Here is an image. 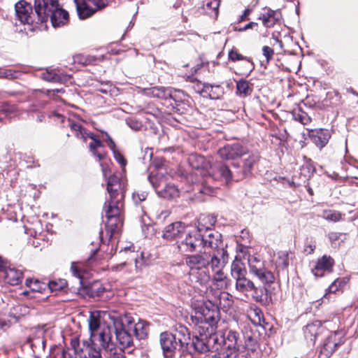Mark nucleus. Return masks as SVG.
Masks as SVG:
<instances>
[{
    "instance_id": "obj_51",
    "label": "nucleus",
    "mask_w": 358,
    "mask_h": 358,
    "mask_svg": "<svg viewBox=\"0 0 358 358\" xmlns=\"http://www.w3.org/2000/svg\"><path fill=\"white\" fill-rule=\"evenodd\" d=\"M220 6V0H210L206 3V7L208 8L212 9L215 12V14L217 13V9Z\"/></svg>"
},
{
    "instance_id": "obj_14",
    "label": "nucleus",
    "mask_w": 358,
    "mask_h": 358,
    "mask_svg": "<svg viewBox=\"0 0 358 358\" xmlns=\"http://www.w3.org/2000/svg\"><path fill=\"white\" fill-rule=\"evenodd\" d=\"M200 220L201 218L196 229L189 231L185 241L178 244V248L180 252H192L202 248L203 240V236L201 234L202 228L201 227Z\"/></svg>"
},
{
    "instance_id": "obj_1",
    "label": "nucleus",
    "mask_w": 358,
    "mask_h": 358,
    "mask_svg": "<svg viewBox=\"0 0 358 358\" xmlns=\"http://www.w3.org/2000/svg\"><path fill=\"white\" fill-rule=\"evenodd\" d=\"M190 318L199 334L193 341L195 349L201 352L211 351L222 355L224 334L216 331L220 320L217 307L213 304L198 306Z\"/></svg>"
},
{
    "instance_id": "obj_11",
    "label": "nucleus",
    "mask_w": 358,
    "mask_h": 358,
    "mask_svg": "<svg viewBox=\"0 0 358 358\" xmlns=\"http://www.w3.org/2000/svg\"><path fill=\"white\" fill-rule=\"evenodd\" d=\"M68 122L71 131L78 138L81 139L83 141H86L87 138L89 137L93 141V142L90 143L89 145L90 151L93 155L99 160L104 159L105 153L103 152L98 151L99 148L103 147L102 143L97 139L92 133L87 132L80 123L75 122L70 119L68 120Z\"/></svg>"
},
{
    "instance_id": "obj_61",
    "label": "nucleus",
    "mask_w": 358,
    "mask_h": 358,
    "mask_svg": "<svg viewBox=\"0 0 358 358\" xmlns=\"http://www.w3.org/2000/svg\"><path fill=\"white\" fill-rule=\"evenodd\" d=\"M103 175L106 176L107 173L109 171V169L107 166H106L103 163L101 164Z\"/></svg>"
},
{
    "instance_id": "obj_19",
    "label": "nucleus",
    "mask_w": 358,
    "mask_h": 358,
    "mask_svg": "<svg viewBox=\"0 0 358 358\" xmlns=\"http://www.w3.org/2000/svg\"><path fill=\"white\" fill-rule=\"evenodd\" d=\"M237 334L229 331L227 337H224L223 343V352L222 355L227 358H236L237 354Z\"/></svg>"
},
{
    "instance_id": "obj_57",
    "label": "nucleus",
    "mask_w": 358,
    "mask_h": 358,
    "mask_svg": "<svg viewBox=\"0 0 358 358\" xmlns=\"http://www.w3.org/2000/svg\"><path fill=\"white\" fill-rule=\"evenodd\" d=\"M71 271L73 275L76 278H77L78 279H80L81 277H80V272H79V271H78V268H77V266H76L75 263H73L71 264Z\"/></svg>"
},
{
    "instance_id": "obj_47",
    "label": "nucleus",
    "mask_w": 358,
    "mask_h": 358,
    "mask_svg": "<svg viewBox=\"0 0 358 358\" xmlns=\"http://www.w3.org/2000/svg\"><path fill=\"white\" fill-rule=\"evenodd\" d=\"M148 261L144 257V253L141 252L140 259L135 257V266L136 269H138L142 265H148Z\"/></svg>"
},
{
    "instance_id": "obj_26",
    "label": "nucleus",
    "mask_w": 358,
    "mask_h": 358,
    "mask_svg": "<svg viewBox=\"0 0 358 358\" xmlns=\"http://www.w3.org/2000/svg\"><path fill=\"white\" fill-rule=\"evenodd\" d=\"M201 93L203 96H208L212 99H220L224 94L222 87L220 85H212L208 83H203Z\"/></svg>"
},
{
    "instance_id": "obj_4",
    "label": "nucleus",
    "mask_w": 358,
    "mask_h": 358,
    "mask_svg": "<svg viewBox=\"0 0 358 358\" xmlns=\"http://www.w3.org/2000/svg\"><path fill=\"white\" fill-rule=\"evenodd\" d=\"M104 313H109L98 311L91 313L88 319L90 338L92 341H98L102 348H111L112 336L110 325L112 322L108 317L103 318Z\"/></svg>"
},
{
    "instance_id": "obj_9",
    "label": "nucleus",
    "mask_w": 358,
    "mask_h": 358,
    "mask_svg": "<svg viewBox=\"0 0 358 358\" xmlns=\"http://www.w3.org/2000/svg\"><path fill=\"white\" fill-rule=\"evenodd\" d=\"M125 181L117 174L110 176L107 181L109 199L104 206H121L124 208Z\"/></svg>"
},
{
    "instance_id": "obj_50",
    "label": "nucleus",
    "mask_w": 358,
    "mask_h": 358,
    "mask_svg": "<svg viewBox=\"0 0 358 358\" xmlns=\"http://www.w3.org/2000/svg\"><path fill=\"white\" fill-rule=\"evenodd\" d=\"M277 264L278 266H281L284 268L287 267L288 265L287 255L285 253L280 254Z\"/></svg>"
},
{
    "instance_id": "obj_44",
    "label": "nucleus",
    "mask_w": 358,
    "mask_h": 358,
    "mask_svg": "<svg viewBox=\"0 0 358 358\" xmlns=\"http://www.w3.org/2000/svg\"><path fill=\"white\" fill-rule=\"evenodd\" d=\"M127 122L128 126L135 131L140 130L142 127L141 122L136 119L130 118L127 120Z\"/></svg>"
},
{
    "instance_id": "obj_12",
    "label": "nucleus",
    "mask_w": 358,
    "mask_h": 358,
    "mask_svg": "<svg viewBox=\"0 0 358 358\" xmlns=\"http://www.w3.org/2000/svg\"><path fill=\"white\" fill-rule=\"evenodd\" d=\"M97 343L98 341H92V338L83 341L81 343L73 340L71 346L78 358H101V351Z\"/></svg>"
},
{
    "instance_id": "obj_53",
    "label": "nucleus",
    "mask_w": 358,
    "mask_h": 358,
    "mask_svg": "<svg viewBox=\"0 0 358 358\" xmlns=\"http://www.w3.org/2000/svg\"><path fill=\"white\" fill-rule=\"evenodd\" d=\"M114 157H115V159L119 162V164L122 166H124L126 165V161L122 155L114 151Z\"/></svg>"
},
{
    "instance_id": "obj_15",
    "label": "nucleus",
    "mask_w": 358,
    "mask_h": 358,
    "mask_svg": "<svg viewBox=\"0 0 358 358\" xmlns=\"http://www.w3.org/2000/svg\"><path fill=\"white\" fill-rule=\"evenodd\" d=\"M17 19L24 24H31L34 22L37 14L33 13L31 4L24 1H20L15 4Z\"/></svg>"
},
{
    "instance_id": "obj_43",
    "label": "nucleus",
    "mask_w": 358,
    "mask_h": 358,
    "mask_svg": "<svg viewBox=\"0 0 358 358\" xmlns=\"http://www.w3.org/2000/svg\"><path fill=\"white\" fill-rule=\"evenodd\" d=\"M231 296L227 292H222L219 296V306L222 308H228L231 306Z\"/></svg>"
},
{
    "instance_id": "obj_10",
    "label": "nucleus",
    "mask_w": 358,
    "mask_h": 358,
    "mask_svg": "<svg viewBox=\"0 0 358 358\" xmlns=\"http://www.w3.org/2000/svg\"><path fill=\"white\" fill-rule=\"evenodd\" d=\"M164 173V169L159 168L155 173L152 172L148 176V180L159 196L166 199L178 197L179 196V189L174 185L166 183L163 188H161V183H157V179L158 178H160L162 182H166L167 178Z\"/></svg>"
},
{
    "instance_id": "obj_56",
    "label": "nucleus",
    "mask_w": 358,
    "mask_h": 358,
    "mask_svg": "<svg viewBox=\"0 0 358 358\" xmlns=\"http://www.w3.org/2000/svg\"><path fill=\"white\" fill-rule=\"evenodd\" d=\"M74 354H76L73 352V354L71 353V350L69 349L63 350L62 354V358H77L74 357Z\"/></svg>"
},
{
    "instance_id": "obj_17",
    "label": "nucleus",
    "mask_w": 358,
    "mask_h": 358,
    "mask_svg": "<svg viewBox=\"0 0 358 358\" xmlns=\"http://www.w3.org/2000/svg\"><path fill=\"white\" fill-rule=\"evenodd\" d=\"M334 264V261L330 256L324 255L314 263L312 273L315 277H322L331 271Z\"/></svg>"
},
{
    "instance_id": "obj_38",
    "label": "nucleus",
    "mask_w": 358,
    "mask_h": 358,
    "mask_svg": "<svg viewBox=\"0 0 358 358\" xmlns=\"http://www.w3.org/2000/svg\"><path fill=\"white\" fill-rule=\"evenodd\" d=\"M347 282L348 280L346 278H337L330 285L327 292L324 296L326 297L329 293H336L337 291L342 289Z\"/></svg>"
},
{
    "instance_id": "obj_64",
    "label": "nucleus",
    "mask_w": 358,
    "mask_h": 358,
    "mask_svg": "<svg viewBox=\"0 0 358 358\" xmlns=\"http://www.w3.org/2000/svg\"><path fill=\"white\" fill-rule=\"evenodd\" d=\"M5 269L6 268H5L3 262L1 259V258H0V271H3L4 273Z\"/></svg>"
},
{
    "instance_id": "obj_30",
    "label": "nucleus",
    "mask_w": 358,
    "mask_h": 358,
    "mask_svg": "<svg viewBox=\"0 0 358 358\" xmlns=\"http://www.w3.org/2000/svg\"><path fill=\"white\" fill-rule=\"evenodd\" d=\"M134 322L133 321L131 331L134 332L138 339L141 340L145 338L148 333V325L143 320H139L135 324H134Z\"/></svg>"
},
{
    "instance_id": "obj_39",
    "label": "nucleus",
    "mask_w": 358,
    "mask_h": 358,
    "mask_svg": "<svg viewBox=\"0 0 358 358\" xmlns=\"http://www.w3.org/2000/svg\"><path fill=\"white\" fill-rule=\"evenodd\" d=\"M236 90L237 93L243 96H247L250 94L251 92L248 82L245 80H241L237 82Z\"/></svg>"
},
{
    "instance_id": "obj_55",
    "label": "nucleus",
    "mask_w": 358,
    "mask_h": 358,
    "mask_svg": "<svg viewBox=\"0 0 358 358\" xmlns=\"http://www.w3.org/2000/svg\"><path fill=\"white\" fill-rule=\"evenodd\" d=\"M93 3L97 8H103L107 4V0H93Z\"/></svg>"
},
{
    "instance_id": "obj_36",
    "label": "nucleus",
    "mask_w": 358,
    "mask_h": 358,
    "mask_svg": "<svg viewBox=\"0 0 358 358\" xmlns=\"http://www.w3.org/2000/svg\"><path fill=\"white\" fill-rule=\"evenodd\" d=\"M324 220L331 222H338L341 219V213L334 210H324L320 215Z\"/></svg>"
},
{
    "instance_id": "obj_63",
    "label": "nucleus",
    "mask_w": 358,
    "mask_h": 358,
    "mask_svg": "<svg viewBox=\"0 0 358 358\" xmlns=\"http://www.w3.org/2000/svg\"><path fill=\"white\" fill-rule=\"evenodd\" d=\"M249 13H250V10L246 9V10L244 11L243 14L241 16V17H240V20H241V21L245 19V17H246Z\"/></svg>"
},
{
    "instance_id": "obj_33",
    "label": "nucleus",
    "mask_w": 358,
    "mask_h": 358,
    "mask_svg": "<svg viewBox=\"0 0 358 358\" xmlns=\"http://www.w3.org/2000/svg\"><path fill=\"white\" fill-rule=\"evenodd\" d=\"M292 116L294 120L299 121L303 125L309 124L311 121V119L308 114L300 108L294 110L292 112Z\"/></svg>"
},
{
    "instance_id": "obj_25",
    "label": "nucleus",
    "mask_w": 358,
    "mask_h": 358,
    "mask_svg": "<svg viewBox=\"0 0 358 358\" xmlns=\"http://www.w3.org/2000/svg\"><path fill=\"white\" fill-rule=\"evenodd\" d=\"M310 137L317 147L322 148L327 144L331 135L328 130L320 129L313 132Z\"/></svg>"
},
{
    "instance_id": "obj_13",
    "label": "nucleus",
    "mask_w": 358,
    "mask_h": 358,
    "mask_svg": "<svg viewBox=\"0 0 358 358\" xmlns=\"http://www.w3.org/2000/svg\"><path fill=\"white\" fill-rule=\"evenodd\" d=\"M248 266L251 274L257 277L263 284H271L275 280L273 273L266 269L263 260L256 256H250Z\"/></svg>"
},
{
    "instance_id": "obj_42",
    "label": "nucleus",
    "mask_w": 358,
    "mask_h": 358,
    "mask_svg": "<svg viewBox=\"0 0 358 358\" xmlns=\"http://www.w3.org/2000/svg\"><path fill=\"white\" fill-rule=\"evenodd\" d=\"M229 58L232 61H238L246 59L250 63V69H253V63L248 59L246 57H243L242 55L238 53V50L236 48L231 49V50L229 53Z\"/></svg>"
},
{
    "instance_id": "obj_60",
    "label": "nucleus",
    "mask_w": 358,
    "mask_h": 358,
    "mask_svg": "<svg viewBox=\"0 0 358 358\" xmlns=\"http://www.w3.org/2000/svg\"><path fill=\"white\" fill-rule=\"evenodd\" d=\"M107 135V137H108V146L110 147V148L111 150H113V152L115 151L114 150V148H115V143L114 141L112 140V138L108 135Z\"/></svg>"
},
{
    "instance_id": "obj_49",
    "label": "nucleus",
    "mask_w": 358,
    "mask_h": 358,
    "mask_svg": "<svg viewBox=\"0 0 358 358\" xmlns=\"http://www.w3.org/2000/svg\"><path fill=\"white\" fill-rule=\"evenodd\" d=\"M262 52L264 56L266 57V62L268 63L269 60L272 58L274 52L271 48L266 45L263 47Z\"/></svg>"
},
{
    "instance_id": "obj_48",
    "label": "nucleus",
    "mask_w": 358,
    "mask_h": 358,
    "mask_svg": "<svg viewBox=\"0 0 358 358\" xmlns=\"http://www.w3.org/2000/svg\"><path fill=\"white\" fill-rule=\"evenodd\" d=\"M43 78L51 82H57L59 80V76L58 75L50 72L43 73Z\"/></svg>"
},
{
    "instance_id": "obj_21",
    "label": "nucleus",
    "mask_w": 358,
    "mask_h": 358,
    "mask_svg": "<svg viewBox=\"0 0 358 358\" xmlns=\"http://www.w3.org/2000/svg\"><path fill=\"white\" fill-rule=\"evenodd\" d=\"M203 247H208L213 250H217L222 248L223 243L222 241V235L218 231H213L207 229V235L203 236Z\"/></svg>"
},
{
    "instance_id": "obj_41",
    "label": "nucleus",
    "mask_w": 358,
    "mask_h": 358,
    "mask_svg": "<svg viewBox=\"0 0 358 358\" xmlns=\"http://www.w3.org/2000/svg\"><path fill=\"white\" fill-rule=\"evenodd\" d=\"M210 259V264L211 269L213 273L222 270L224 266V262H221L220 259L215 255L208 256Z\"/></svg>"
},
{
    "instance_id": "obj_37",
    "label": "nucleus",
    "mask_w": 358,
    "mask_h": 358,
    "mask_svg": "<svg viewBox=\"0 0 358 358\" xmlns=\"http://www.w3.org/2000/svg\"><path fill=\"white\" fill-rule=\"evenodd\" d=\"M25 284L31 292H42L46 287L45 284L41 282L38 280L27 279Z\"/></svg>"
},
{
    "instance_id": "obj_32",
    "label": "nucleus",
    "mask_w": 358,
    "mask_h": 358,
    "mask_svg": "<svg viewBox=\"0 0 358 358\" xmlns=\"http://www.w3.org/2000/svg\"><path fill=\"white\" fill-rule=\"evenodd\" d=\"M111 348H103L105 352L107 353L106 355V358H126L123 350L124 349H120L115 347V344L113 342L110 338Z\"/></svg>"
},
{
    "instance_id": "obj_28",
    "label": "nucleus",
    "mask_w": 358,
    "mask_h": 358,
    "mask_svg": "<svg viewBox=\"0 0 358 358\" xmlns=\"http://www.w3.org/2000/svg\"><path fill=\"white\" fill-rule=\"evenodd\" d=\"M259 19L262 20L265 27H271L280 19V14L278 12L271 9H265L264 13L261 14Z\"/></svg>"
},
{
    "instance_id": "obj_40",
    "label": "nucleus",
    "mask_w": 358,
    "mask_h": 358,
    "mask_svg": "<svg viewBox=\"0 0 358 358\" xmlns=\"http://www.w3.org/2000/svg\"><path fill=\"white\" fill-rule=\"evenodd\" d=\"M67 285V282L64 279H59L57 280H52L48 283V288L51 292H58L62 290Z\"/></svg>"
},
{
    "instance_id": "obj_16",
    "label": "nucleus",
    "mask_w": 358,
    "mask_h": 358,
    "mask_svg": "<svg viewBox=\"0 0 358 358\" xmlns=\"http://www.w3.org/2000/svg\"><path fill=\"white\" fill-rule=\"evenodd\" d=\"M235 288L237 292L243 294L245 296H248L249 292H252V298L257 302L263 301L262 295L258 294L257 287L251 280L246 277L236 281Z\"/></svg>"
},
{
    "instance_id": "obj_24",
    "label": "nucleus",
    "mask_w": 358,
    "mask_h": 358,
    "mask_svg": "<svg viewBox=\"0 0 358 358\" xmlns=\"http://www.w3.org/2000/svg\"><path fill=\"white\" fill-rule=\"evenodd\" d=\"M212 285L217 289H227L231 285V280L227 276L222 270L213 273Z\"/></svg>"
},
{
    "instance_id": "obj_20",
    "label": "nucleus",
    "mask_w": 358,
    "mask_h": 358,
    "mask_svg": "<svg viewBox=\"0 0 358 358\" xmlns=\"http://www.w3.org/2000/svg\"><path fill=\"white\" fill-rule=\"evenodd\" d=\"M185 232V225L180 222H176L167 225L163 231V238L173 241L180 238Z\"/></svg>"
},
{
    "instance_id": "obj_46",
    "label": "nucleus",
    "mask_w": 358,
    "mask_h": 358,
    "mask_svg": "<svg viewBox=\"0 0 358 358\" xmlns=\"http://www.w3.org/2000/svg\"><path fill=\"white\" fill-rule=\"evenodd\" d=\"M255 317L252 319V322L257 325H262V322L264 321L262 317V312L259 309H255L253 311Z\"/></svg>"
},
{
    "instance_id": "obj_7",
    "label": "nucleus",
    "mask_w": 358,
    "mask_h": 358,
    "mask_svg": "<svg viewBox=\"0 0 358 358\" xmlns=\"http://www.w3.org/2000/svg\"><path fill=\"white\" fill-rule=\"evenodd\" d=\"M257 161V157L250 155L244 162L243 170H237L232 173L231 171L224 165H220L217 171L213 170L212 177L215 180H220L229 184L232 180L238 181L242 180L248 173Z\"/></svg>"
},
{
    "instance_id": "obj_35",
    "label": "nucleus",
    "mask_w": 358,
    "mask_h": 358,
    "mask_svg": "<svg viewBox=\"0 0 358 358\" xmlns=\"http://www.w3.org/2000/svg\"><path fill=\"white\" fill-rule=\"evenodd\" d=\"M338 343L333 340L332 337H329L321 349V355H331L336 350Z\"/></svg>"
},
{
    "instance_id": "obj_34",
    "label": "nucleus",
    "mask_w": 358,
    "mask_h": 358,
    "mask_svg": "<svg viewBox=\"0 0 358 358\" xmlns=\"http://www.w3.org/2000/svg\"><path fill=\"white\" fill-rule=\"evenodd\" d=\"M76 8L78 16L80 19L87 18L95 13V10L88 6L85 3H82L77 6Z\"/></svg>"
},
{
    "instance_id": "obj_52",
    "label": "nucleus",
    "mask_w": 358,
    "mask_h": 358,
    "mask_svg": "<svg viewBox=\"0 0 358 358\" xmlns=\"http://www.w3.org/2000/svg\"><path fill=\"white\" fill-rule=\"evenodd\" d=\"M134 252V247L132 244L131 243H129L128 245H127L126 246L123 247V248H121L120 250V254H122V253H127V252Z\"/></svg>"
},
{
    "instance_id": "obj_62",
    "label": "nucleus",
    "mask_w": 358,
    "mask_h": 358,
    "mask_svg": "<svg viewBox=\"0 0 358 358\" xmlns=\"http://www.w3.org/2000/svg\"><path fill=\"white\" fill-rule=\"evenodd\" d=\"M329 239L333 241L337 240L338 235L336 232H331L329 234Z\"/></svg>"
},
{
    "instance_id": "obj_8",
    "label": "nucleus",
    "mask_w": 358,
    "mask_h": 358,
    "mask_svg": "<svg viewBox=\"0 0 358 358\" xmlns=\"http://www.w3.org/2000/svg\"><path fill=\"white\" fill-rule=\"evenodd\" d=\"M107 221L106 231L109 238L118 235L123 224V208L121 206H104Z\"/></svg>"
},
{
    "instance_id": "obj_27",
    "label": "nucleus",
    "mask_w": 358,
    "mask_h": 358,
    "mask_svg": "<svg viewBox=\"0 0 358 358\" xmlns=\"http://www.w3.org/2000/svg\"><path fill=\"white\" fill-rule=\"evenodd\" d=\"M247 271L244 263L241 260L236 259L231 264V275L237 281L246 277Z\"/></svg>"
},
{
    "instance_id": "obj_58",
    "label": "nucleus",
    "mask_w": 358,
    "mask_h": 358,
    "mask_svg": "<svg viewBox=\"0 0 358 358\" xmlns=\"http://www.w3.org/2000/svg\"><path fill=\"white\" fill-rule=\"evenodd\" d=\"M256 26H257V23L254 22H251L247 24L245 27H243L242 28H239L238 30L239 31H246V30H248L249 29H252V28H254Z\"/></svg>"
},
{
    "instance_id": "obj_31",
    "label": "nucleus",
    "mask_w": 358,
    "mask_h": 358,
    "mask_svg": "<svg viewBox=\"0 0 358 358\" xmlns=\"http://www.w3.org/2000/svg\"><path fill=\"white\" fill-rule=\"evenodd\" d=\"M320 333V323L315 322L306 325L304 329V334L307 339L315 342L317 336Z\"/></svg>"
},
{
    "instance_id": "obj_54",
    "label": "nucleus",
    "mask_w": 358,
    "mask_h": 358,
    "mask_svg": "<svg viewBox=\"0 0 358 358\" xmlns=\"http://www.w3.org/2000/svg\"><path fill=\"white\" fill-rule=\"evenodd\" d=\"M13 77V73L10 70L0 69V78H10Z\"/></svg>"
},
{
    "instance_id": "obj_22",
    "label": "nucleus",
    "mask_w": 358,
    "mask_h": 358,
    "mask_svg": "<svg viewBox=\"0 0 358 358\" xmlns=\"http://www.w3.org/2000/svg\"><path fill=\"white\" fill-rule=\"evenodd\" d=\"M189 162L190 166L196 170L207 169L208 167H210V171L208 172L209 177L213 180H215L212 177V172L213 170L217 171L220 166L217 167H212L210 166L209 162L206 161V159L203 156L198 155L196 154L190 155V157H189Z\"/></svg>"
},
{
    "instance_id": "obj_2",
    "label": "nucleus",
    "mask_w": 358,
    "mask_h": 358,
    "mask_svg": "<svg viewBox=\"0 0 358 358\" xmlns=\"http://www.w3.org/2000/svg\"><path fill=\"white\" fill-rule=\"evenodd\" d=\"M34 8L38 20L46 22L48 18L54 27L67 23L69 13L61 8L57 0H35Z\"/></svg>"
},
{
    "instance_id": "obj_59",
    "label": "nucleus",
    "mask_w": 358,
    "mask_h": 358,
    "mask_svg": "<svg viewBox=\"0 0 358 358\" xmlns=\"http://www.w3.org/2000/svg\"><path fill=\"white\" fill-rule=\"evenodd\" d=\"M125 265H126L125 262H122V263L114 265L111 267V270L113 271H116V272L120 271L123 270Z\"/></svg>"
},
{
    "instance_id": "obj_6",
    "label": "nucleus",
    "mask_w": 358,
    "mask_h": 358,
    "mask_svg": "<svg viewBox=\"0 0 358 358\" xmlns=\"http://www.w3.org/2000/svg\"><path fill=\"white\" fill-rule=\"evenodd\" d=\"M185 264L189 268V274L201 285L207 283L210 277L206 271L210 264L209 257L206 254H196L185 257Z\"/></svg>"
},
{
    "instance_id": "obj_5",
    "label": "nucleus",
    "mask_w": 358,
    "mask_h": 358,
    "mask_svg": "<svg viewBox=\"0 0 358 358\" xmlns=\"http://www.w3.org/2000/svg\"><path fill=\"white\" fill-rule=\"evenodd\" d=\"M190 340L189 334L185 327H181L176 334L163 332L160 335V344L166 358H171L176 351L184 345H187Z\"/></svg>"
},
{
    "instance_id": "obj_3",
    "label": "nucleus",
    "mask_w": 358,
    "mask_h": 358,
    "mask_svg": "<svg viewBox=\"0 0 358 358\" xmlns=\"http://www.w3.org/2000/svg\"><path fill=\"white\" fill-rule=\"evenodd\" d=\"M108 317L115 329L117 343L115 347L127 349L133 345V338L131 334L132 317L129 315H120L117 313H104L103 318Z\"/></svg>"
},
{
    "instance_id": "obj_45",
    "label": "nucleus",
    "mask_w": 358,
    "mask_h": 358,
    "mask_svg": "<svg viewBox=\"0 0 358 358\" xmlns=\"http://www.w3.org/2000/svg\"><path fill=\"white\" fill-rule=\"evenodd\" d=\"M147 197V194L145 192H134L132 195V199L136 203L145 201Z\"/></svg>"
},
{
    "instance_id": "obj_23",
    "label": "nucleus",
    "mask_w": 358,
    "mask_h": 358,
    "mask_svg": "<svg viewBox=\"0 0 358 358\" xmlns=\"http://www.w3.org/2000/svg\"><path fill=\"white\" fill-rule=\"evenodd\" d=\"M142 93L150 97H157L159 99H173V90L171 88H165L164 87H152L150 88H144Z\"/></svg>"
},
{
    "instance_id": "obj_29",
    "label": "nucleus",
    "mask_w": 358,
    "mask_h": 358,
    "mask_svg": "<svg viewBox=\"0 0 358 358\" xmlns=\"http://www.w3.org/2000/svg\"><path fill=\"white\" fill-rule=\"evenodd\" d=\"M3 275L6 282L11 285H18L22 278V271L15 268L5 269Z\"/></svg>"
},
{
    "instance_id": "obj_18",
    "label": "nucleus",
    "mask_w": 358,
    "mask_h": 358,
    "mask_svg": "<svg viewBox=\"0 0 358 358\" xmlns=\"http://www.w3.org/2000/svg\"><path fill=\"white\" fill-rule=\"evenodd\" d=\"M246 152V150L239 143L228 144L220 148L218 151L219 156L224 159H235L241 157Z\"/></svg>"
}]
</instances>
